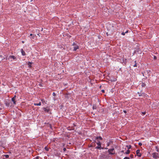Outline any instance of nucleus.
Masks as SVG:
<instances>
[{"label": "nucleus", "mask_w": 159, "mask_h": 159, "mask_svg": "<svg viewBox=\"0 0 159 159\" xmlns=\"http://www.w3.org/2000/svg\"><path fill=\"white\" fill-rule=\"evenodd\" d=\"M8 60L11 61H16V57L14 56L10 55L8 58Z\"/></svg>", "instance_id": "1"}, {"label": "nucleus", "mask_w": 159, "mask_h": 159, "mask_svg": "<svg viewBox=\"0 0 159 159\" xmlns=\"http://www.w3.org/2000/svg\"><path fill=\"white\" fill-rule=\"evenodd\" d=\"M108 152L110 154L113 155L115 153V151L114 148L108 149Z\"/></svg>", "instance_id": "2"}, {"label": "nucleus", "mask_w": 159, "mask_h": 159, "mask_svg": "<svg viewBox=\"0 0 159 159\" xmlns=\"http://www.w3.org/2000/svg\"><path fill=\"white\" fill-rule=\"evenodd\" d=\"M152 157L155 159H157L159 158V154L156 152H154L152 154Z\"/></svg>", "instance_id": "3"}, {"label": "nucleus", "mask_w": 159, "mask_h": 159, "mask_svg": "<svg viewBox=\"0 0 159 159\" xmlns=\"http://www.w3.org/2000/svg\"><path fill=\"white\" fill-rule=\"evenodd\" d=\"M97 144L98 145L97 147H96L95 148L99 149L101 150V149H103V148L101 147V143L100 141H98V142L97 143Z\"/></svg>", "instance_id": "4"}, {"label": "nucleus", "mask_w": 159, "mask_h": 159, "mask_svg": "<svg viewBox=\"0 0 159 159\" xmlns=\"http://www.w3.org/2000/svg\"><path fill=\"white\" fill-rule=\"evenodd\" d=\"M43 109L45 112L48 113L50 114L51 113L50 111V109L48 107H46L44 108Z\"/></svg>", "instance_id": "5"}, {"label": "nucleus", "mask_w": 159, "mask_h": 159, "mask_svg": "<svg viewBox=\"0 0 159 159\" xmlns=\"http://www.w3.org/2000/svg\"><path fill=\"white\" fill-rule=\"evenodd\" d=\"M136 153L137 155L139 157H140L141 156V153H140V150H137L136 151Z\"/></svg>", "instance_id": "6"}, {"label": "nucleus", "mask_w": 159, "mask_h": 159, "mask_svg": "<svg viewBox=\"0 0 159 159\" xmlns=\"http://www.w3.org/2000/svg\"><path fill=\"white\" fill-rule=\"evenodd\" d=\"M16 97V96L15 95L11 99V100L13 102V103L14 105H15L16 104V101H15V98Z\"/></svg>", "instance_id": "7"}, {"label": "nucleus", "mask_w": 159, "mask_h": 159, "mask_svg": "<svg viewBox=\"0 0 159 159\" xmlns=\"http://www.w3.org/2000/svg\"><path fill=\"white\" fill-rule=\"evenodd\" d=\"M79 48V46L78 45H75V46H74V51H75L77 49H78Z\"/></svg>", "instance_id": "8"}, {"label": "nucleus", "mask_w": 159, "mask_h": 159, "mask_svg": "<svg viewBox=\"0 0 159 159\" xmlns=\"http://www.w3.org/2000/svg\"><path fill=\"white\" fill-rule=\"evenodd\" d=\"M21 52L22 53V55L23 56H25V52L23 51V49H22L21 50Z\"/></svg>", "instance_id": "9"}, {"label": "nucleus", "mask_w": 159, "mask_h": 159, "mask_svg": "<svg viewBox=\"0 0 159 159\" xmlns=\"http://www.w3.org/2000/svg\"><path fill=\"white\" fill-rule=\"evenodd\" d=\"M32 62H30V61H29L28 63V66H29V67H30V68H31V64H32Z\"/></svg>", "instance_id": "10"}, {"label": "nucleus", "mask_w": 159, "mask_h": 159, "mask_svg": "<svg viewBox=\"0 0 159 159\" xmlns=\"http://www.w3.org/2000/svg\"><path fill=\"white\" fill-rule=\"evenodd\" d=\"M41 102H40L39 103H34V105H35V106H40L41 105Z\"/></svg>", "instance_id": "11"}, {"label": "nucleus", "mask_w": 159, "mask_h": 159, "mask_svg": "<svg viewBox=\"0 0 159 159\" xmlns=\"http://www.w3.org/2000/svg\"><path fill=\"white\" fill-rule=\"evenodd\" d=\"M99 139L100 140H102V138L101 137H100V136L97 137H96V139Z\"/></svg>", "instance_id": "12"}, {"label": "nucleus", "mask_w": 159, "mask_h": 159, "mask_svg": "<svg viewBox=\"0 0 159 159\" xmlns=\"http://www.w3.org/2000/svg\"><path fill=\"white\" fill-rule=\"evenodd\" d=\"M93 110L96 109L97 108V106L96 105H93Z\"/></svg>", "instance_id": "13"}, {"label": "nucleus", "mask_w": 159, "mask_h": 159, "mask_svg": "<svg viewBox=\"0 0 159 159\" xmlns=\"http://www.w3.org/2000/svg\"><path fill=\"white\" fill-rule=\"evenodd\" d=\"M41 101H42L43 103H45L46 104V102H45V101L43 99H42L41 100Z\"/></svg>", "instance_id": "14"}, {"label": "nucleus", "mask_w": 159, "mask_h": 159, "mask_svg": "<svg viewBox=\"0 0 159 159\" xmlns=\"http://www.w3.org/2000/svg\"><path fill=\"white\" fill-rule=\"evenodd\" d=\"M3 156L5 157L6 158H8L9 157V156L8 155H3Z\"/></svg>", "instance_id": "15"}, {"label": "nucleus", "mask_w": 159, "mask_h": 159, "mask_svg": "<svg viewBox=\"0 0 159 159\" xmlns=\"http://www.w3.org/2000/svg\"><path fill=\"white\" fill-rule=\"evenodd\" d=\"M130 152V151L129 150H127V151L125 152L126 154H129Z\"/></svg>", "instance_id": "16"}, {"label": "nucleus", "mask_w": 159, "mask_h": 159, "mask_svg": "<svg viewBox=\"0 0 159 159\" xmlns=\"http://www.w3.org/2000/svg\"><path fill=\"white\" fill-rule=\"evenodd\" d=\"M126 146H127V147H128V149H129L130 148H131V146L130 145H129V146L127 145Z\"/></svg>", "instance_id": "17"}, {"label": "nucleus", "mask_w": 159, "mask_h": 159, "mask_svg": "<svg viewBox=\"0 0 159 159\" xmlns=\"http://www.w3.org/2000/svg\"><path fill=\"white\" fill-rule=\"evenodd\" d=\"M30 36H33L32 37V39H34V37H35L34 35H33V34H30Z\"/></svg>", "instance_id": "18"}, {"label": "nucleus", "mask_w": 159, "mask_h": 159, "mask_svg": "<svg viewBox=\"0 0 159 159\" xmlns=\"http://www.w3.org/2000/svg\"><path fill=\"white\" fill-rule=\"evenodd\" d=\"M44 149L47 151H49L48 148L46 147H45Z\"/></svg>", "instance_id": "19"}, {"label": "nucleus", "mask_w": 159, "mask_h": 159, "mask_svg": "<svg viewBox=\"0 0 159 159\" xmlns=\"http://www.w3.org/2000/svg\"><path fill=\"white\" fill-rule=\"evenodd\" d=\"M145 85V84L144 83H142L141 86L142 87H144Z\"/></svg>", "instance_id": "20"}, {"label": "nucleus", "mask_w": 159, "mask_h": 159, "mask_svg": "<svg viewBox=\"0 0 159 159\" xmlns=\"http://www.w3.org/2000/svg\"><path fill=\"white\" fill-rule=\"evenodd\" d=\"M93 143H91V145H90V147H94V145H93Z\"/></svg>", "instance_id": "21"}, {"label": "nucleus", "mask_w": 159, "mask_h": 159, "mask_svg": "<svg viewBox=\"0 0 159 159\" xmlns=\"http://www.w3.org/2000/svg\"><path fill=\"white\" fill-rule=\"evenodd\" d=\"M134 62H135V64L134 66V67H136L137 66V64H136V61H135Z\"/></svg>", "instance_id": "22"}, {"label": "nucleus", "mask_w": 159, "mask_h": 159, "mask_svg": "<svg viewBox=\"0 0 159 159\" xmlns=\"http://www.w3.org/2000/svg\"><path fill=\"white\" fill-rule=\"evenodd\" d=\"M146 112H142V114H143V115H145L146 114Z\"/></svg>", "instance_id": "23"}, {"label": "nucleus", "mask_w": 159, "mask_h": 159, "mask_svg": "<svg viewBox=\"0 0 159 159\" xmlns=\"http://www.w3.org/2000/svg\"><path fill=\"white\" fill-rule=\"evenodd\" d=\"M39 156H37L35 158V159H39Z\"/></svg>", "instance_id": "24"}, {"label": "nucleus", "mask_w": 159, "mask_h": 159, "mask_svg": "<svg viewBox=\"0 0 159 159\" xmlns=\"http://www.w3.org/2000/svg\"><path fill=\"white\" fill-rule=\"evenodd\" d=\"M73 46H75V45H77L76 44V43H75V42H74L73 43Z\"/></svg>", "instance_id": "25"}, {"label": "nucleus", "mask_w": 159, "mask_h": 159, "mask_svg": "<svg viewBox=\"0 0 159 159\" xmlns=\"http://www.w3.org/2000/svg\"><path fill=\"white\" fill-rule=\"evenodd\" d=\"M156 149H157V152H159V149L157 148V147H156Z\"/></svg>", "instance_id": "26"}, {"label": "nucleus", "mask_w": 159, "mask_h": 159, "mask_svg": "<svg viewBox=\"0 0 159 159\" xmlns=\"http://www.w3.org/2000/svg\"><path fill=\"white\" fill-rule=\"evenodd\" d=\"M123 159H130L129 157H125Z\"/></svg>", "instance_id": "27"}, {"label": "nucleus", "mask_w": 159, "mask_h": 159, "mask_svg": "<svg viewBox=\"0 0 159 159\" xmlns=\"http://www.w3.org/2000/svg\"><path fill=\"white\" fill-rule=\"evenodd\" d=\"M138 144L139 146H141L142 145V143H139Z\"/></svg>", "instance_id": "28"}, {"label": "nucleus", "mask_w": 159, "mask_h": 159, "mask_svg": "<svg viewBox=\"0 0 159 159\" xmlns=\"http://www.w3.org/2000/svg\"><path fill=\"white\" fill-rule=\"evenodd\" d=\"M52 95L53 96H56V94L55 93H52Z\"/></svg>", "instance_id": "29"}, {"label": "nucleus", "mask_w": 159, "mask_h": 159, "mask_svg": "<svg viewBox=\"0 0 159 159\" xmlns=\"http://www.w3.org/2000/svg\"><path fill=\"white\" fill-rule=\"evenodd\" d=\"M125 33L124 32H123L121 33V34H122L123 35H125Z\"/></svg>", "instance_id": "30"}, {"label": "nucleus", "mask_w": 159, "mask_h": 159, "mask_svg": "<svg viewBox=\"0 0 159 159\" xmlns=\"http://www.w3.org/2000/svg\"><path fill=\"white\" fill-rule=\"evenodd\" d=\"M133 154H131L130 155V157H131V158H133Z\"/></svg>", "instance_id": "31"}, {"label": "nucleus", "mask_w": 159, "mask_h": 159, "mask_svg": "<svg viewBox=\"0 0 159 159\" xmlns=\"http://www.w3.org/2000/svg\"><path fill=\"white\" fill-rule=\"evenodd\" d=\"M63 150L64 151H65L66 150V148H63Z\"/></svg>", "instance_id": "32"}, {"label": "nucleus", "mask_w": 159, "mask_h": 159, "mask_svg": "<svg viewBox=\"0 0 159 159\" xmlns=\"http://www.w3.org/2000/svg\"><path fill=\"white\" fill-rule=\"evenodd\" d=\"M124 111V112L125 113H126V111L124 110V111Z\"/></svg>", "instance_id": "33"}, {"label": "nucleus", "mask_w": 159, "mask_h": 159, "mask_svg": "<svg viewBox=\"0 0 159 159\" xmlns=\"http://www.w3.org/2000/svg\"><path fill=\"white\" fill-rule=\"evenodd\" d=\"M154 58L155 59H156L157 58V57L155 56H154Z\"/></svg>", "instance_id": "34"}, {"label": "nucleus", "mask_w": 159, "mask_h": 159, "mask_svg": "<svg viewBox=\"0 0 159 159\" xmlns=\"http://www.w3.org/2000/svg\"><path fill=\"white\" fill-rule=\"evenodd\" d=\"M39 34L40 33H39L37 34V35H38L39 37L40 36V35H39Z\"/></svg>", "instance_id": "35"}, {"label": "nucleus", "mask_w": 159, "mask_h": 159, "mask_svg": "<svg viewBox=\"0 0 159 159\" xmlns=\"http://www.w3.org/2000/svg\"><path fill=\"white\" fill-rule=\"evenodd\" d=\"M102 92L104 93V90H102Z\"/></svg>", "instance_id": "36"}, {"label": "nucleus", "mask_w": 159, "mask_h": 159, "mask_svg": "<svg viewBox=\"0 0 159 159\" xmlns=\"http://www.w3.org/2000/svg\"><path fill=\"white\" fill-rule=\"evenodd\" d=\"M128 32V30H127V31H126L125 32V33H127Z\"/></svg>", "instance_id": "37"}, {"label": "nucleus", "mask_w": 159, "mask_h": 159, "mask_svg": "<svg viewBox=\"0 0 159 159\" xmlns=\"http://www.w3.org/2000/svg\"><path fill=\"white\" fill-rule=\"evenodd\" d=\"M124 150H122L121 152H124Z\"/></svg>", "instance_id": "38"}, {"label": "nucleus", "mask_w": 159, "mask_h": 159, "mask_svg": "<svg viewBox=\"0 0 159 159\" xmlns=\"http://www.w3.org/2000/svg\"><path fill=\"white\" fill-rule=\"evenodd\" d=\"M139 96H141L142 95H140V94H139Z\"/></svg>", "instance_id": "39"}, {"label": "nucleus", "mask_w": 159, "mask_h": 159, "mask_svg": "<svg viewBox=\"0 0 159 159\" xmlns=\"http://www.w3.org/2000/svg\"><path fill=\"white\" fill-rule=\"evenodd\" d=\"M24 43V41H22V43Z\"/></svg>", "instance_id": "40"}, {"label": "nucleus", "mask_w": 159, "mask_h": 159, "mask_svg": "<svg viewBox=\"0 0 159 159\" xmlns=\"http://www.w3.org/2000/svg\"><path fill=\"white\" fill-rule=\"evenodd\" d=\"M3 159H5L3 158Z\"/></svg>", "instance_id": "41"}]
</instances>
